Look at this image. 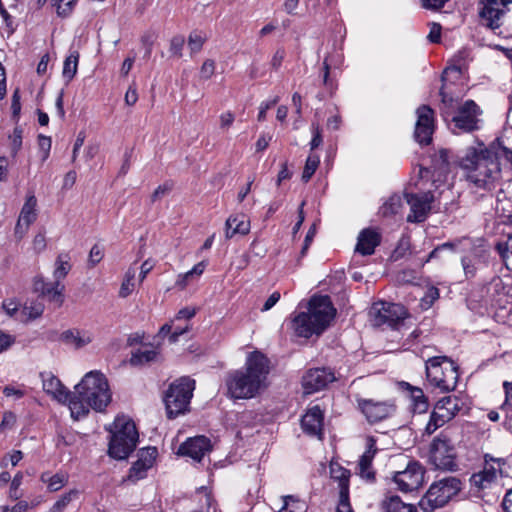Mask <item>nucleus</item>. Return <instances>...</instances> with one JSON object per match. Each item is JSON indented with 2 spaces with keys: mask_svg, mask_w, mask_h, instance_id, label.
I'll return each mask as SVG.
<instances>
[{
  "mask_svg": "<svg viewBox=\"0 0 512 512\" xmlns=\"http://www.w3.org/2000/svg\"><path fill=\"white\" fill-rule=\"evenodd\" d=\"M306 308L307 311L294 312L291 316V329L298 337L320 335L336 315V309L328 295L312 296Z\"/></svg>",
  "mask_w": 512,
  "mask_h": 512,
  "instance_id": "nucleus-5",
  "label": "nucleus"
},
{
  "mask_svg": "<svg viewBox=\"0 0 512 512\" xmlns=\"http://www.w3.org/2000/svg\"><path fill=\"white\" fill-rule=\"evenodd\" d=\"M79 492L75 489L63 494L57 501L65 509L67 505L78 496Z\"/></svg>",
  "mask_w": 512,
  "mask_h": 512,
  "instance_id": "nucleus-61",
  "label": "nucleus"
},
{
  "mask_svg": "<svg viewBox=\"0 0 512 512\" xmlns=\"http://www.w3.org/2000/svg\"><path fill=\"white\" fill-rule=\"evenodd\" d=\"M36 206H37V199L34 196V194H29L26 197V201L21 209L17 225H16V232H19V230L24 229L27 230L30 224H32L37 217L36 213Z\"/></svg>",
  "mask_w": 512,
  "mask_h": 512,
  "instance_id": "nucleus-29",
  "label": "nucleus"
},
{
  "mask_svg": "<svg viewBox=\"0 0 512 512\" xmlns=\"http://www.w3.org/2000/svg\"><path fill=\"white\" fill-rule=\"evenodd\" d=\"M358 407L369 423H378L396 412V405L392 400L375 401L372 399L358 400Z\"/></svg>",
  "mask_w": 512,
  "mask_h": 512,
  "instance_id": "nucleus-15",
  "label": "nucleus"
},
{
  "mask_svg": "<svg viewBox=\"0 0 512 512\" xmlns=\"http://www.w3.org/2000/svg\"><path fill=\"white\" fill-rule=\"evenodd\" d=\"M485 292L489 301L499 306L506 302L508 296L507 286L500 277H493L485 286Z\"/></svg>",
  "mask_w": 512,
  "mask_h": 512,
  "instance_id": "nucleus-30",
  "label": "nucleus"
},
{
  "mask_svg": "<svg viewBox=\"0 0 512 512\" xmlns=\"http://www.w3.org/2000/svg\"><path fill=\"white\" fill-rule=\"evenodd\" d=\"M510 3L512 0H487L480 11L482 22L492 30L499 28Z\"/></svg>",
  "mask_w": 512,
  "mask_h": 512,
  "instance_id": "nucleus-18",
  "label": "nucleus"
},
{
  "mask_svg": "<svg viewBox=\"0 0 512 512\" xmlns=\"http://www.w3.org/2000/svg\"><path fill=\"white\" fill-rule=\"evenodd\" d=\"M440 95V114L453 134L473 133L481 129L483 111L474 100L460 102L458 98L446 92L445 84L440 90Z\"/></svg>",
  "mask_w": 512,
  "mask_h": 512,
  "instance_id": "nucleus-4",
  "label": "nucleus"
},
{
  "mask_svg": "<svg viewBox=\"0 0 512 512\" xmlns=\"http://www.w3.org/2000/svg\"><path fill=\"white\" fill-rule=\"evenodd\" d=\"M15 342V337L0 330V353L6 351Z\"/></svg>",
  "mask_w": 512,
  "mask_h": 512,
  "instance_id": "nucleus-59",
  "label": "nucleus"
},
{
  "mask_svg": "<svg viewBox=\"0 0 512 512\" xmlns=\"http://www.w3.org/2000/svg\"><path fill=\"white\" fill-rule=\"evenodd\" d=\"M439 298L438 288L431 286L427 289L424 296L420 300V306L422 309H429L433 303Z\"/></svg>",
  "mask_w": 512,
  "mask_h": 512,
  "instance_id": "nucleus-46",
  "label": "nucleus"
},
{
  "mask_svg": "<svg viewBox=\"0 0 512 512\" xmlns=\"http://www.w3.org/2000/svg\"><path fill=\"white\" fill-rule=\"evenodd\" d=\"M336 512H353L349 498V487L344 486L342 489H339Z\"/></svg>",
  "mask_w": 512,
  "mask_h": 512,
  "instance_id": "nucleus-45",
  "label": "nucleus"
},
{
  "mask_svg": "<svg viewBox=\"0 0 512 512\" xmlns=\"http://www.w3.org/2000/svg\"><path fill=\"white\" fill-rule=\"evenodd\" d=\"M156 455L157 449L154 447H148L141 450L138 460L133 463L129 470L127 480L137 482L138 480L145 478L148 469L153 466Z\"/></svg>",
  "mask_w": 512,
  "mask_h": 512,
  "instance_id": "nucleus-20",
  "label": "nucleus"
},
{
  "mask_svg": "<svg viewBox=\"0 0 512 512\" xmlns=\"http://www.w3.org/2000/svg\"><path fill=\"white\" fill-rule=\"evenodd\" d=\"M376 440L374 437L369 436L366 440V450L359 459L358 469L361 478L367 481L375 479V472L372 469V462L377 453Z\"/></svg>",
  "mask_w": 512,
  "mask_h": 512,
  "instance_id": "nucleus-24",
  "label": "nucleus"
},
{
  "mask_svg": "<svg viewBox=\"0 0 512 512\" xmlns=\"http://www.w3.org/2000/svg\"><path fill=\"white\" fill-rule=\"evenodd\" d=\"M441 25L438 24V23H431L430 24V31H429V34L427 36V39L431 42V43H439L440 42V39H441Z\"/></svg>",
  "mask_w": 512,
  "mask_h": 512,
  "instance_id": "nucleus-57",
  "label": "nucleus"
},
{
  "mask_svg": "<svg viewBox=\"0 0 512 512\" xmlns=\"http://www.w3.org/2000/svg\"><path fill=\"white\" fill-rule=\"evenodd\" d=\"M279 101V97L275 96L273 99L264 101L260 104L259 107V113H258V120L264 121L266 118V113L269 109H271L274 105H276Z\"/></svg>",
  "mask_w": 512,
  "mask_h": 512,
  "instance_id": "nucleus-53",
  "label": "nucleus"
},
{
  "mask_svg": "<svg viewBox=\"0 0 512 512\" xmlns=\"http://www.w3.org/2000/svg\"><path fill=\"white\" fill-rule=\"evenodd\" d=\"M78 62V51H71L70 54L64 60L62 75L67 82H70L76 75L78 69Z\"/></svg>",
  "mask_w": 512,
  "mask_h": 512,
  "instance_id": "nucleus-37",
  "label": "nucleus"
},
{
  "mask_svg": "<svg viewBox=\"0 0 512 512\" xmlns=\"http://www.w3.org/2000/svg\"><path fill=\"white\" fill-rule=\"evenodd\" d=\"M502 506L505 512H512V488L506 492Z\"/></svg>",
  "mask_w": 512,
  "mask_h": 512,
  "instance_id": "nucleus-64",
  "label": "nucleus"
},
{
  "mask_svg": "<svg viewBox=\"0 0 512 512\" xmlns=\"http://www.w3.org/2000/svg\"><path fill=\"white\" fill-rule=\"evenodd\" d=\"M285 58V51L282 48H279L274 53L272 60H271V66L273 69L277 70L281 66L283 60Z\"/></svg>",
  "mask_w": 512,
  "mask_h": 512,
  "instance_id": "nucleus-62",
  "label": "nucleus"
},
{
  "mask_svg": "<svg viewBox=\"0 0 512 512\" xmlns=\"http://www.w3.org/2000/svg\"><path fill=\"white\" fill-rule=\"evenodd\" d=\"M311 133L312 139L310 141V148L311 150H314L318 148L323 142L320 126L318 124L312 123Z\"/></svg>",
  "mask_w": 512,
  "mask_h": 512,
  "instance_id": "nucleus-52",
  "label": "nucleus"
},
{
  "mask_svg": "<svg viewBox=\"0 0 512 512\" xmlns=\"http://www.w3.org/2000/svg\"><path fill=\"white\" fill-rule=\"evenodd\" d=\"M110 402L111 392L107 378L100 371L93 370L86 373L75 386L70 400V413L72 418L79 420L88 415L90 408L102 412Z\"/></svg>",
  "mask_w": 512,
  "mask_h": 512,
  "instance_id": "nucleus-2",
  "label": "nucleus"
},
{
  "mask_svg": "<svg viewBox=\"0 0 512 512\" xmlns=\"http://www.w3.org/2000/svg\"><path fill=\"white\" fill-rule=\"evenodd\" d=\"M108 453L112 458L126 459L136 448L138 432L134 422L124 416L116 417Z\"/></svg>",
  "mask_w": 512,
  "mask_h": 512,
  "instance_id": "nucleus-9",
  "label": "nucleus"
},
{
  "mask_svg": "<svg viewBox=\"0 0 512 512\" xmlns=\"http://www.w3.org/2000/svg\"><path fill=\"white\" fill-rule=\"evenodd\" d=\"M510 472L509 457H496L490 453H484L481 469L469 478L470 489L475 495L483 496L487 491L498 486L502 478L509 477Z\"/></svg>",
  "mask_w": 512,
  "mask_h": 512,
  "instance_id": "nucleus-6",
  "label": "nucleus"
},
{
  "mask_svg": "<svg viewBox=\"0 0 512 512\" xmlns=\"http://www.w3.org/2000/svg\"><path fill=\"white\" fill-rule=\"evenodd\" d=\"M2 309L9 317L20 322L19 317H22V308H20V304L15 298L5 299L2 302Z\"/></svg>",
  "mask_w": 512,
  "mask_h": 512,
  "instance_id": "nucleus-44",
  "label": "nucleus"
},
{
  "mask_svg": "<svg viewBox=\"0 0 512 512\" xmlns=\"http://www.w3.org/2000/svg\"><path fill=\"white\" fill-rule=\"evenodd\" d=\"M43 311H44V308H43L42 304H40V303L31 304L29 306L25 305L22 307V314H21L22 317H19L20 322L27 323L31 320H34V319L40 317L42 315Z\"/></svg>",
  "mask_w": 512,
  "mask_h": 512,
  "instance_id": "nucleus-42",
  "label": "nucleus"
},
{
  "mask_svg": "<svg viewBox=\"0 0 512 512\" xmlns=\"http://www.w3.org/2000/svg\"><path fill=\"white\" fill-rule=\"evenodd\" d=\"M402 207V200L399 195L390 196L384 204L380 207L379 213L383 217H390L399 213Z\"/></svg>",
  "mask_w": 512,
  "mask_h": 512,
  "instance_id": "nucleus-39",
  "label": "nucleus"
},
{
  "mask_svg": "<svg viewBox=\"0 0 512 512\" xmlns=\"http://www.w3.org/2000/svg\"><path fill=\"white\" fill-rule=\"evenodd\" d=\"M425 468L416 460H410L402 471L394 472L392 480L397 489L404 493L418 490L424 482Z\"/></svg>",
  "mask_w": 512,
  "mask_h": 512,
  "instance_id": "nucleus-14",
  "label": "nucleus"
},
{
  "mask_svg": "<svg viewBox=\"0 0 512 512\" xmlns=\"http://www.w3.org/2000/svg\"><path fill=\"white\" fill-rule=\"evenodd\" d=\"M190 330V325L187 323L184 326H173V331L169 335L168 341L170 344H174L178 341V338L187 333Z\"/></svg>",
  "mask_w": 512,
  "mask_h": 512,
  "instance_id": "nucleus-55",
  "label": "nucleus"
},
{
  "mask_svg": "<svg viewBox=\"0 0 512 512\" xmlns=\"http://www.w3.org/2000/svg\"><path fill=\"white\" fill-rule=\"evenodd\" d=\"M426 378L440 392L453 391L458 382L457 365L447 356H435L426 361Z\"/></svg>",
  "mask_w": 512,
  "mask_h": 512,
  "instance_id": "nucleus-8",
  "label": "nucleus"
},
{
  "mask_svg": "<svg viewBox=\"0 0 512 512\" xmlns=\"http://www.w3.org/2000/svg\"><path fill=\"white\" fill-rule=\"evenodd\" d=\"M382 507L385 512H418L414 505L404 503L397 495L385 498Z\"/></svg>",
  "mask_w": 512,
  "mask_h": 512,
  "instance_id": "nucleus-34",
  "label": "nucleus"
},
{
  "mask_svg": "<svg viewBox=\"0 0 512 512\" xmlns=\"http://www.w3.org/2000/svg\"><path fill=\"white\" fill-rule=\"evenodd\" d=\"M43 390L51 395L60 403L68 404L70 408V400L73 393L70 392L61 381L51 373H42Z\"/></svg>",
  "mask_w": 512,
  "mask_h": 512,
  "instance_id": "nucleus-21",
  "label": "nucleus"
},
{
  "mask_svg": "<svg viewBox=\"0 0 512 512\" xmlns=\"http://www.w3.org/2000/svg\"><path fill=\"white\" fill-rule=\"evenodd\" d=\"M159 352L155 348L142 347L132 353L130 364L133 366L145 365L156 361Z\"/></svg>",
  "mask_w": 512,
  "mask_h": 512,
  "instance_id": "nucleus-33",
  "label": "nucleus"
},
{
  "mask_svg": "<svg viewBox=\"0 0 512 512\" xmlns=\"http://www.w3.org/2000/svg\"><path fill=\"white\" fill-rule=\"evenodd\" d=\"M501 159L512 169V150L504 146H486L481 141L468 146L459 156L458 165L476 200H491L500 189L503 180Z\"/></svg>",
  "mask_w": 512,
  "mask_h": 512,
  "instance_id": "nucleus-1",
  "label": "nucleus"
},
{
  "mask_svg": "<svg viewBox=\"0 0 512 512\" xmlns=\"http://www.w3.org/2000/svg\"><path fill=\"white\" fill-rule=\"evenodd\" d=\"M234 119V114L232 112L227 111L225 113H222L220 115V127L222 129H228L232 126Z\"/></svg>",
  "mask_w": 512,
  "mask_h": 512,
  "instance_id": "nucleus-63",
  "label": "nucleus"
},
{
  "mask_svg": "<svg viewBox=\"0 0 512 512\" xmlns=\"http://www.w3.org/2000/svg\"><path fill=\"white\" fill-rule=\"evenodd\" d=\"M369 315L373 326L397 328L406 318L407 311L401 304L376 302L370 308Z\"/></svg>",
  "mask_w": 512,
  "mask_h": 512,
  "instance_id": "nucleus-12",
  "label": "nucleus"
},
{
  "mask_svg": "<svg viewBox=\"0 0 512 512\" xmlns=\"http://www.w3.org/2000/svg\"><path fill=\"white\" fill-rule=\"evenodd\" d=\"M405 197L410 205V214L407 216V221L411 223L425 221L430 213L434 195L428 191L420 194L406 193Z\"/></svg>",
  "mask_w": 512,
  "mask_h": 512,
  "instance_id": "nucleus-17",
  "label": "nucleus"
},
{
  "mask_svg": "<svg viewBox=\"0 0 512 512\" xmlns=\"http://www.w3.org/2000/svg\"><path fill=\"white\" fill-rule=\"evenodd\" d=\"M71 270L70 257L66 253L58 255L55 262V269L53 271V278L62 283L69 271Z\"/></svg>",
  "mask_w": 512,
  "mask_h": 512,
  "instance_id": "nucleus-35",
  "label": "nucleus"
},
{
  "mask_svg": "<svg viewBox=\"0 0 512 512\" xmlns=\"http://www.w3.org/2000/svg\"><path fill=\"white\" fill-rule=\"evenodd\" d=\"M330 475L333 480L338 482V489H342L344 486L349 487V478L351 473L348 469L337 463H331Z\"/></svg>",
  "mask_w": 512,
  "mask_h": 512,
  "instance_id": "nucleus-38",
  "label": "nucleus"
},
{
  "mask_svg": "<svg viewBox=\"0 0 512 512\" xmlns=\"http://www.w3.org/2000/svg\"><path fill=\"white\" fill-rule=\"evenodd\" d=\"M323 420V412L320 407L316 405L309 408L305 415H303L301 419V427L306 434L322 439Z\"/></svg>",
  "mask_w": 512,
  "mask_h": 512,
  "instance_id": "nucleus-22",
  "label": "nucleus"
},
{
  "mask_svg": "<svg viewBox=\"0 0 512 512\" xmlns=\"http://www.w3.org/2000/svg\"><path fill=\"white\" fill-rule=\"evenodd\" d=\"M215 69H216L215 61L212 59H206L200 68L201 79H203V80L210 79L214 75Z\"/></svg>",
  "mask_w": 512,
  "mask_h": 512,
  "instance_id": "nucleus-49",
  "label": "nucleus"
},
{
  "mask_svg": "<svg viewBox=\"0 0 512 512\" xmlns=\"http://www.w3.org/2000/svg\"><path fill=\"white\" fill-rule=\"evenodd\" d=\"M320 164V157L317 154H310L307 159L302 173V180L308 182L314 175Z\"/></svg>",
  "mask_w": 512,
  "mask_h": 512,
  "instance_id": "nucleus-43",
  "label": "nucleus"
},
{
  "mask_svg": "<svg viewBox=\"0 0 512 512\" xmlns=\"http://www.w3.org/2000/svg\"><path fill=\"white\" fill-rule=\"evenodd\" d=\"M35 291L39 292L49 301L60 306L63 302L64 285L54 279L53 282H45L42 278H36L34 282Z\"/></svg>",
  "mask_w": 512,
  "mask_h": 512,
  "instance_id": "nucleus-27",
  "label": "nucleus"
},
{
  "mask_svg": "<svg viewBox=\"0 0 512 512\" xmlns=\"http://www.w3.org/2000/svg\"><path fill=\"white\" fill-rule=\"evenodd\" d=\"M173 188V183L172 182H165L161 185H159L155 190L154 192L152 193L151 195V201L152 202H155L157 200H159L160 198H162L163 196L167 195Z\"/></svg>",
  "mask_w": 512,
  "mask_h": 512,
  "instance_id": "nucleus-51",
  "label": "nucleus"
},
{
  "mask_svg": "<svg viewBox=\"0 0 512 512\" xmlns=\"http://www.w3.org/2000/svg\"><path fill=\"white\" fill-rule=\"evenodd\" d=\"M225 237L233 238L235 235H247L250 231V220L244 214H235L228 217L225 223Z\"/></svg>",
  "mask_w": 512,
  "mask_h": 512,
  "instance_id": "nucleus-28",
  "label": "nucleus"
},
{
  "mask_svg": "<svg viewBox=\"0 0 512 512\" xmlns=\"http://www.w3.org/2000/svg\"><path fill=\"white\" fill-rule=\"evenodd\" d=\"M12 153L15 155L22 145V130L15 128L12 135L10 136Z\"/></svg>",
  "mask_w": 512,
  "mask_h": 512,
  "instance_id": "nucleus-54",
  "label": "nucleus"
},
{
  "mask_svg": "<svg viewBox=\"0 0 512 512\" xmlns=\"http://www.w3.org/2000/svg\"><path fill=\"white\" fill-rule=\"evenodd\" d=\"M68 478V474L62 471L55 474L46 471L40 475V481L46 484L50 492L59 491L67 484Z\"/></svg>",
  "mask_w": 512,
  "mask_h": 512,
  "instance_id": "nucleus-32",
  "label": "nucleus"
},
{
  "mask_svg": "<svg viewBox=\"0 0 512 512\" xmlns=\"http://www.w3.org/2000/svg\"><path fill=\"white\" fill-rule=\"evenodd\" d=\"M462 481L455 476L435 480L419 501L424 512H433L447 505L462 490Z\"/></svg>",
  "mask_w": 512,
  "mask_h": 512,
  "instance_id": "nucleus-7",
  "label": "nucleus"
},
{
  "mask_svg": "<svg viewBox=\"0 0 512 512\" xmlns=\"http://www.w3.org/2000/svg\"><path fill=\"white\" fill-rule=\"evenodd\" d=\"M245 366L244 370L231 373L226 381L228 393L236 399L252 398L266 386L269 359L263 353H250Z\"/></svg>",
  "mask_w": 512,
  "mask_h": 512,
  "instance_id": "nucleus-3",
  "label": "nucleus"
},
{
  "mask_svg": "<svg viewBox=\"0 0 512 512\" xmlns=\"http://www.w3.org/2000/svg\"><path fill=\"white\" fill-rule=\"evenodd\" d=\"M206 40L207 36L205 33L197 30L192 31L188 37V47L191 55L200 52Z\"/></svg>",
  "mask_w": 512,
  "mask_h": 512,
  "instance_id": "nucleus-41",
  "label": "nucleus"
},
{
  "mask_svg": "<svg viewBox=\"0 0 512 512\" xmlns=\"http://www.w3.org/2000/svg\"><path fill=\"white\" fill-rule=\"evenodd\" d=\"M429 458L437 469L452 471L457 468L454 446L451 440L443 434L433 439Z\"/></svg>",
  "mask_w": 512,
  "mask_h": 512,
  "instance_id": "nucleus-13",
  "label": "nucleus"
},
{
  "mask_svg": "<svg viewBox=\"0 0 512 512\" xmlns=\"http://www.w3.org/2000/svg\"><path fill=\"white\" fill-rule=\"evenodd\" d=\"M495 249L506 268L512 271V234L505 241L498 242Z\"/></svg>",
  "mask_w": 512,
  "mask_h": 512,
  "instance_id": "nucleus-36",
  "label": "nucleus"
},
{
  "mask_svg": "<svg viewBox=\"0 0 512 512\" xmlns=\"http://www.w3.org/2000/svg\"><path fill=\"white\" fill-rule=\"evenodd\" d=\"M211 449L210 440L205 436L189 438L179 447V453L200 461Z\"/></svg>",
  "mask_w": 512,
  "mask_h": 512,
  "instance_id": "nucleus-23",
  "label": "nucleus"
},
{
  "mask_svg": "<svg viewBox=\"0 0 512 512\" xmlns=\"http://www.w3.org/2000/svg\"><path fill=\"white\" fill-rule=\"evenodd\" d=\"M462 266H463L466 278H472V277L475 276L476 267H475L472 259L466 258V257L463 258L462 259Z\"/></svg>",
  "mask_w": 512,
  "mask_h": 512,
  "instance_id": "nucleus-60",
  "label": "nucleus"
},
{
  "mask_svg": "<svg viewBox=\"0 0 512 512\" xmlns=\"http://www.w3.org/2000/svg\"><path fill=\"white\" fill-rule=\"evenodd\" d=\"M421 6L427 10H439L450 0H419Z\"/></svg>",
  "mask_w": 512,
  "mask_h": 512,
  "instance_id": "nucleus-58",
  "label": "nucleus"
},
{
  "mask_svg": "<svg viewBox=\"0 0 512 512\" xmlns=\"http://www.w3.org/2000/svg\"><path fill=\"white\" fill-rule=\"evenodd\" d=\"M397 282L401 284H418L419 276L415 270L405 269L397 274Z\"/></svg>",
  "mask_w": 512,
  "mask_h": 512,
  "instance_id": "nucleus-48",
  "label": "nucleus"
},
{
  "mask_svg": "<svg viewBox=\"0 0 512 512\" xmlns=\"http://www.w3.org/2000/svg\"><path fill=\"white\" fill-rule=\"evenodd\" d=\"M416 115L415 140L421 145H428L432 141L435 129L434 111L429 106L422 105L417 108Z\"/></svg>",
  "mask_w": 512,
  "mask_h": 512,
  "instance_id": "nucleus-16",
  "label": "nucleus"
},
{
  "mask_svg": "<svg viewBox=\"0 0 512 512\" xmlns=\"http://www.w3.org/2000/svg\"><path fill=\"white\" fill-rule=\"evenodd\" d=\"M57 7V14L60 17H67L71 14L76 5V0H53Z\"/></svg>",
  "mask_w": 512,
  "mask_h": 512,
  "instance_id": "nucleus-47",
  "label": "nucleus"
},
{
  "mask_svg": "<svg viewBox=\"0 0 512 512\" xmlns=\"http://www.w3.org/2000/svg\"><path fill=\"white\" fill-rule=\"evenodd\" d=\"M401 387L409 393L411 406L415 413L422 414L428 410V398L421 388L412 386L408 382H402Z\"/></svg>",
  "mask_w": 512,
  "mask_h": 512,
  "instance_id": "nucleus-31",
  "label": "nucleus"
},
{
  "mask_svg": "<svg viewBox=\"0 0 512 512\" xmlns=\"http://www.w3.org/2000/svg\"><path fill=\"white\" fill-rule=\"evenodd\" d=\"M60 340L74 349H81L93 342L94 333L89 329H68L61 333Z\"/></svg>",
  "mask_w": 512,
  "mask_h": 512,
  "instance_id": "nucleus-26",
  "label": "nucleus"
},
{
  "mask_svg": "<svg viewBox=\"0 0 512 512\" xmlns=\"http://www.w3.org/2000/svg\"><path fill=\"white\" fill-rule=\"evenodd\" d=\"M185 39L181 35L174 36L170 41V52L172 55L181 57Z\"/></svg>",
  "mask_w": 512,
  "mask_h": 512,
  "instance_id": "nucleus-50",
  "label": "nucleus"
},
{
  "mask_svg": "<svg viewBox=\"0 0 512 512\" xmlns=\"http://www.w3.org/2000/svg\"><path fill=\"white\" fill-rule=\"evenodd\" d=\"M103 258V250L98 245H94L89 253V264L91 267H94L98 264Z\"/></svg>",
  "mask_w": 512,
  "mask_h": 512,
  "instance_id": "nucleus-56",
  "label": "nucleus"
},
{
  "mask_svg": "<svg viewBox=\"0 0 512 512\" xmlns=\"http://www.w3.org/2000/svg\"><path fill=\"white\" fill-rule=\"evenodd\" d=\"M335 380L334 373L326 368L311 369L302 378V387L306 394H312L327 387Z\"/></svg>",
  "mask_w": 512,
  "mask_h": 512,
  "instance_id": "nucleus-19",
  "label": "nucleus"
},
{
  "mask_svg": "<svg viewBox=\"0 0 512 512\" xmlns=\"http://www.w3.org/2000/svg\"><path fill=\"white\" fill-rule=\"evenodd\" d=\"M195 389V381L189 377H181L171 383L164 396L167 416L170 419L187 411Z\"/></svg>",
  "mask_w": 512,
  "mask_h": 512,
  "instance_id": "nucleus-10",
  "label": "nucleus"
},
{
  "mask_svg": "<svg viewBox=\"0 0 512 512\" xmlns=\"http://www.w3.org/2000/svg\"><path fill=\"white\" fill-rule=\"evenodd\" d=\"M381 234L373 228L363 229L357 238L355 252L362 256L372 255L381 243Z\"/></svg>",
  "mask_w": 512,
  "mask_h": 512,
  "instance_id": "nucleus-25",
  "label": "nucleus"
},
{
  "mask_svg": "<svg viewBox=\"0 0 512 512\" xmlns=\"http://www.w3.org/2000/svg\"><path fill=\"white\" fill-rule=\"evenodd\" d=\"M461 405V400L456 396H445L438 400L425 427V432L431 435L452 420L459 413Z\"/></svg>",
  "mask_w": 512,
  "mask_h": 512,
  "instance_id": "nucleus-11",
  "label": "nucleus"
},
{
  "mask_svg": "<svg viewBox=\"0 0 512 512\" xmlns=\"http://www.w3.org/2000/svg\"><path fill=\"white\" fill-rule=\"evenodd\" d=\"M135 276H136V268L129 267L126 271L120 290H119V296L121 298L128 297L135 288Z\"/></svg>",
  "mask_w": 512,
  "mask_h": 512,
  "instance_id": "nucleus-40",
  "label": "nucleus"
}]
</instances>
